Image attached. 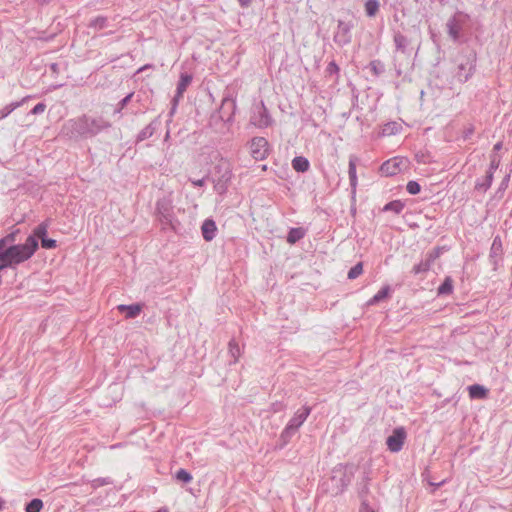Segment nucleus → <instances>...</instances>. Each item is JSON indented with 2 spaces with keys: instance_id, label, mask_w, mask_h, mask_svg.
Segmentation results:
<instances>
[{
  "instance_id": "obj_1",
  "label": "nucleus",
  "mask_w": 512,
  "mask_h": 512,
  "mask_svg": "<svg viewBox=\"0 0 512 512\" xmlns=\"http://www.w3.org/2000/svg\"><path fill=\"white\" fill-rule=\"evenodd\" d=\"M12 242L11 236L0 239V268L15 269L28 261L38 249L35 237H27L22 244H11Z\"/></svg>"
},
{
  "instance_id": "obj_2",
  "label": "nucleus",
  "mask_w": 512,
  "mask_h": 512,
  "mask_svg": "<svg viewBox=\"0 0 512 512\" xmlns=\"http://www.w3.org/2000/svg\"><path fill=\"white\" fill-rule=\"evenodd\" d=\"M250 153L255 160H264L269 155V143L264 137H255L250 142Z\"/></svg>"
},
{
  "instance_id": "obj_3",
  "label": "nucleus",
  "mask_w": 512,
  "mask_h": 512,
  "mask_svg": "<svg viewBox=\"0 0 512 512\" xmlns=\"http://www.w3.org/2000/svg\"><path fill=\"white\" fill-rule=\"evenodd\" d=\"M407 159L402 157H393L387 161H385L381 167L380 171L384 176H394L402 171L404 167H406Z\"/></svg>"
},
{
  "instance_id": "obj_4",
  "label": "nucleus",
  "mask_w": 512,
  "mask_h": 512,
  "mask_svg": "<svg viewBox=\"0 0 512 512\" xmlns=\"http://www.w3.org/2000/svg\"><path fill=\"white\" fill-rule=\"evenodd\" d=\"M405 440L406 431L403 427H399L387 438L386 444L391 452H398L402 449Z\"/></svg>"
},
{
  "instance_id": "obj_5",
  "label": "nucleus",
  "mask_w": 512,
  "mask_h": 512,
  "mask_svg": "<svg viewBox=\"0 0 512 512\" xmlns=\"http://www.w3.org/2000/svg\"><path fill=\"white\" fill-rule=\"evenodd\" d=\"M258 116L253 117L252 123L259 127V128H265L272 124V119L268 113L267 108L264 106V104L261 105L258 111Z\"/></svg>"
},
{
  "instance_id": "obj_6",
  "label": "nucleus",
  "mask_w": 512,
  "mask_h": 512,
  "mask_svg": "<svg viewBox=\"0 0 512 512\" xmlns=\"http://www.w3.org/2000/svg\"><path fill=\"white\" fill-rule=\"evenodd\" d=\"M202 236L207 241H212L217 232V226L216 223L212 219H206L201 227Z\"/></svg>"
},
{
  "instance_id": "obj_7",
  "label": "nucleus",
  "mask_w": 512,
  "mask_h": 512,
  "mask_svg": "<svg viewBox=\"0 0 512 512\" xmlns=\"http://www.w3.org/2000/svg\"><path fill=\"white\" fill-rule=\"evenodd\" d=\"M469 396L472 399H484L487 397L488 390L478 384H474L468 387Z\"/></svg>"
},
{
  "instance_id": "obj_8",
  "label": "nucleus",
  "mask_w": 512,
  "mask_h": 512,
  "mask_svg": "<svg viewBox=\"0 0 512 512\" xmlns=\"http://www.w3.org/2000/svg\"><path fill=\"white\" fill-rule=\"evenodd\" d=\"M118 310L121 312H126L127 318H134L140 314L142 307L139 304L119 305Z\"/></svg>"
},
{
  "instance_id": "obj_9",
  "label": "nucleus",
  "mask_w": 512,
  "mask_h": 512,
  "mask_svg": "<svg viewBox=\"0 0 512 512\" xmlns=\"http://www.w3.org/2000/svg\"><path fill=\"white\" fill-rule=\"evenodd\" d=\"M292 167L295 171L303 173L309 169L310 163L307 158L298 156L292 160Z\"/></svg>"
},
{
  "instance_id": "obj_10",
  "label": "nucleus",
  "mask_w": 512,
  "mask_h": 512,
  "mask_svg": "<svg viewBox=\"0 0 512 512\" xmlns=\"http://www.w3.org/2000/svg\"><path fill=\"white\" fill-rule=\"evenodd\" d=\"M305 236V230L303 228H292L287 236V242L295 244L297 241Z\"/></svg>"
},
{
  "instance_id": "obj_11",
  "label": "nucleus",
  "mask_w": 512,
  "mask_h": 512,
  "mask_svg": "<svg viewBox=\"0 0 512 512\" xmlns=\"http://www.w3.org/2000/svg\"><path fill=\"white\" fill-rule=\"evenodd\" d=\"M192 81V77L188 74H182L180 76V80L177 86V94L178 96H182L186 91L187 87L190 85Z\"/></svg>"
},
{
  "instance_id": "obj_12",
  "label": "nucleus",
  "mask_w": 512,
  "mask_h": 512,
  "mask_svg": "<svg viewBox=\"0 0 512 512\" xmlns=\"http://www.w3.org/2000/svg\"><path fill=\"white\" fill-rule=\"evenodd\" d=\"M389 292H390V288L388 286H385L383 288H381L368 302L367 304L368 305H375L377 304L378 302H380L381 300L385 299L386 297H388L389 295Z\"/></svg>"
},
{
  "instance_id": "obj_13",
  "label": "nucleus",
  "mask_w": 512,
  "mask_h": 512,
  "mask_svg": "<svg viewBox=\"0 0 512 512\" xmlns=\"http://www.w3.org/2000/svg\"><path fill=\"white\" fill-rule=\"evenodd\" d=\"M48 232V225L46 223L39 224L33 231V234L29 237H35V240L38 242L37 239H44L46 238Z\"/></svg>"
},
{
  "instance_id": "obj_14",
  "label": "nucleus",
  "mask_w": 512,
  "mask_h": 512,
  "mask_svg": "<svg viewBox=\"0 0 512 512\" xmlns=\"http://www.w3.org/2000/svg\"><path fill=\"white\" fill-rule=\"evenodd\" d=\"M453 291V280L451 277H446L443 284L438 288V294H451Z\"/></svg>"
},
{
  "instance_id": "obj_15",
  "label": "nucleus",
  "mask_w": 512,
  "mask_h": 512,
  "mask_svg": "<svg viewBox=\"0 0 512 512\" xmlns=\"http://www.w3.org/2000/svg\"><path fill=\"white\" fill-rule=\"evenodd\" d=\"M43 508V502L41 499H33L32 501H30L26 507H25V511L26 512H40Z\"/></svg>"
},
{
  "instance_id": "obj_16",
  "label": "nucleus",
  "mask_w": 512,
  "mask_h": 512,
  "mask_svg": "<svg viewBox=\"0 0 512 512\" xmlns=\"http://www.w3.org/2000/svg\"><path fill=\"white\" fill-rule=\"evenodd\" d=\"M309 412L310 410L305 408L304 411L298 415L296 418H294L293 420H291L290 424L288 425L287 429L295 426V427H298L300 426L307 418V416L309 415Z\"/></svg>"
},
{
  "instance_id": "obj_17",
  "label": "nucleus",
  "mask_w": 512,
  "mask_h": 512,
  "mask_svg": "<svg viewBox=\"0 0 512 512\" xmlns=\"http://www.w3.org/2000/svg\"><path fill=\"white\" fill-rule=\"evenodd\" d=\"M379 9V3L377 0H368L365 4V10L368 16H374Z\"/></svg>"
},
{
  "instance_id": "obj_18",
  "label": "nucleus",
  "mask_w": 512,
  "mask_h": 512,
  "mask_svg": "<svg viewBox=\"0 0 512 512\" xmlns=\"http://www.w3.org/2000/svg\"><path fill=\"white\" fill-rule=\"evenodd\" d=\"M363 273V264L361 262L357 263L354 267H352L348 272L349 279H355Z\"/></svg>"
},
{
  "instance_id": "obj_19",
  "label": "nucleus",
  "mask_w": 512,
  "mask_h": 512,
  "mask_svg": "<svg viewBox=\"0 0 512 512\" xmlns=\"http://www.w3.org/2000/svg\"><path fill=\"white\" fill-rule=\"evenodd\" d=\"M349 178H350L351 185L353 187H355L357 184V176H356V165L353 161L349 162Z\"/></svg>"
},
{
  "instance_id": "obj_20",
  "label": "nucleus",
  "mask_w": 512,
  "mask_h": 512,
  "mask_svg": "<svg viewBox=\"0 0 512 512\" xmlns=\"http://www.w3.org/2000/svg\"><path fill=\"white\" fill-rule=\"evenodd\" d=\"M176 478L180 481H183V482H190L192 480V476L189 472H187L186 470L184 469H180L177 474H176Z\"/></svg>"
},
{
  "instance_id": "obj_21",
  "label": "nucleus",
  "mask_w": 512,
  "mask_h": 512,
  "mask_svg": "<svg viewBox=\"0 0 512 512\" xmlns=\"http://www.w3.org/2000/svg\"><path fill=\"white\" fill-rule=\"evenodd\" d=\"M406 188H407V191L410 194H412V195L418 194L420 192V189H421L420 185L417 182H415V181H409L407 183Z\"/></svg>"
},
{
  "instance_id": "obj_22",
  "label": "nucleus",
  "mask_w": 512,
  "mask_h": 512,
  "mask_svg": "<svg viewBox=\"0 0 512 512\" xmlns=\"http://www.w3.org/2000/svg\"><path fill=\"white\" fill-rule=\"evenodd\" d=\"M41 245L45 249H53L56 247V241L54 239H42Z\"/></svg>"
},
{
  "instance_id": "obj_23",
  "label": "nucleus",
  "mask_w": 512,
  "mask_h": 512,
  "mask_svg": "<svg viewBox=\"0 0 512 512\" xmlns=\"http://www.w3.org/2000/svg\"><path fill=\"white\" fill-rule=\"evenodd\" d=\"M428 270V265L426 263H420L418 265H415L413 267V272L415 274H418V273H421V272H425Z\"/></svg>"
},
{
  "instance_id": "obj_24",
  "label": "nucleus",
  "mask_w": 512,
  "mask_h": 512,
  "mask_svg": "<svg viewBox=\"0 0 512 512\" xmlns=\"http://www.w3.org/2000/svg\"><path fill=\"white\" fill-rule=\"evenodd\" d=\"M229 178H227L225 180V182L221 183L220 181L217 182L215 185H214V188L217 192H219L220 194L224 193L225 190H226V183L228 181Z\"/></svg>"
},
{
  "instance_id": "obj_25",
  "label": "nucleus",
  "mask_w": 512,
  "mask_h": 512,
  "mask_svg": "<svg viewBox=\"0 0 512 512\" xmlns=\"http://www.w3.org/2000/svg\"><path fill=\"white\" fill-rule=\"evenodd\" d=\"M45 108H46V106L44 104L39 103V104L35 105V107L32 110V113L33 114L42 113V112H44Z\"/></svg>"
},
{
  "instance_id": "obj_26",
  "label": "nucleus",
  "mask_w": 512,
  "mask_h": 512,
  "mask_svg": "<svg viewBox=\"0 0 512 512\" xmlns=\"http://www.w3.org/2000/svg\"><path fill=\"white\" fill-rule=\"evenodd\" d=\"M195 186H203L204 185V180L201 179V180H197V181H193L192 182Z\"/></svg>"
},
{
  "instance_id": "obj_27",
  "label": "nucleus",
  "mask_w": 512,
  "mask_h": 512,
  "mask_svg": "<svg viewBox=\"0 0 512 512\" xmlns=\"http://www.w3.org/2000/svg\"><path fill=\"white\" fill-rule=\"evenodd\" d=\"M450 34L453 36L454 39H456L458 37L457 31L452 28L450 29Z\"/></svg>"
},
{
  "instance_id": "obj_28",
  "label": "nucleus",
  "mask_w": 512,
  "mask_h": 512,
  "mask_svg": "<svg viewBox=\"0 0 512 512\" xmlns=\"http://www.w3.org/2000/svg\"><path fill=\"white\" fill-rule=\"evenodd\" d=\"M362 512H374L371 508L365 507Z\"/></svg>"
},
{
  "instance_id": "obj_29",
  "label": "nucleus",
  "mask_w": 512,
  "mask_h": 512,
  "mask_svg": "<svg viewBox=\"0 0 512 512\" xmlns=\"http://www.w3.org/2000/svg\"><path fill=\"white\" fill-rule=\"evenodd\" d=\"M156 512H169V511H168V509H167V508H161V509H159V510H158V511H156Z\"/></svg>"
},
{
  "instance_id": "obj_30",
  "label": "nucleus",
  "mask_w": 512,
  "mask_h": 512,
  "mask_svg": "<svg viewBox=\"0 0 512 512\" xmlns=\"http://www.w3.org/2000/svg\"><path fill=\"white\" fill-rule=\"evenodd\" d=\"M3 508V501L0 499V510Z\"/></svg>"
},
{
  "instance_id": "obj_31",
  "label": "nucleus",
  "mask_w": 512,
  "mask_h": 512,
  "mask_svg": "<svg viewBox=\"0 0 512 512\" xmlns=\"http://www.w3.org/2000/svg\"><path fill=\"white\" fill-rule=\"evenodd\" d=\"M145 68H147V66H144V67L140 68V69H139V72H140V71H143Z\"/></svg>"
},
{
  "instance_id": "obj_32",
  "label": "nucleus",
  "mask_w": 512,
  "mask_h": 512,
  "mask_svg": "<svg viewBox=\"0 0 512 512\" xmlns=\"http://www.w3.org/2000/svg\"><path fill=\"white\" fill-rule=\"evenodd\" d=\"M240 2L242 3V5H244V3H246V0H240Z\"/></svg>"
},
{
  "instance_id": "obj_33",
  "label": "nucleus",
  "mask_w": 512,
  "mask_h": 512,
  "mask_svg": "<svg viewBox=\"0 0 512 512\" xmlns=\"http://www.w3.org/2000/svg\"><path fill=\"white\" fill-rule=\"evenodd\" d=\"M240 2L242 3V5H244V3H246V0H240Z\"/></svg>"
}]
</instances>
